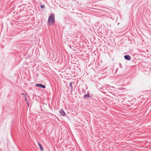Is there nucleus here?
Instances as JSON below:
<instances>
[{
	"mask_svg": "<svg viewBox=\"0 0 151 151\" xmlns=\"http://www.w3.org/2000/svg\"><path fill=\"white\" fill-rule=\"evenodd\" d=\"M55 16L53 14H51L49 17L48 23L50 25H53L55 22Z\"/></svg>",
	"mask_w": 151,
	"mask_h": 151,
	"instance_id": "nucleus-1",
	"label": "nucleus"
},
{
	"mask_svg": "<svg viewBox=\"0 0 151 151\" xmlns=\"http://www.w3.org/2000/svg\"><path fill=\"white\" fill-rule=\"evenodd\" d=\"M35 86L37 87H40L42 88H45V86L44 85H42V84L38 83L35 84Z\"/></svg>",
	"mask_w": 151,
	"mask_h": 151,
	"instance_id": "nucleus-2",
	"label": "nucleus"
},
{
	"mask_svg": "<svg viewBox=\"0 0 151 151\" xmlns=\"http://www.w3.org/2000/svg\"><path fill=\"white\" fill-rule=\"evenodd\" d=\"M124 58L127 60H131V58L130 56L129 55H126L124 56Z\"/></svg>",
	"mask_w": 151,
	"mask_h": 151,
	"instance_id": "nucleus-3",
	"label": "nucleus"
},
{
	"mask_svg": "<svg viewBox=\"0 0 151 151\" xmlns=\"http://www.w3.org/2000/svg\"><path fill=\"white\" fill-rule=\"evenodd\" d=\"M60 113L63 116H65V113L63 110V109H61L59 111Z\"/></svg>",
	"mask_w": 151,
	"mask_h": 151,
	"instance_id": "nucleus-4",
	"label": "nucleus"
},
{
	"mask_svg": "<svg viewBox=\"0 0 151 151\" xmlns=\"http://www.w3.org/2000/svg\"><path fill=\"white\" fill-rule=\"evenodd\" d=\"M38 146L40 149V150L41 151H43V148L41 144H40V143L39 142H38Z\"/></svg>",
	"mask_w": 151,
	"mask_h": 151,
	"instance_id": "nucleus-5",
	"label": "nucleus"
},
{
	"mask_svg": "<svg viewBox=\"0 0 151 151\" xmlns=\"http://www.w3.org/2000/svg\"><path fill=\"white\" fill-rule=\"evenodd\" d=\"M84 98H90V93H87L85 94L84 96Z\"/></svg>",
	"mask_w": 151,
	"mask_h": 151,
	"instance_id": "nucleus-6",
	"label": "nucleus"
},
{
	"mask_svg": "<svg viewBox=\"0 0 151 151\" xmlns=\"http://www.w3.org/2000/svg\"><path fill=\"white\" fill-rule=\"evenodd\" d=\"M74 83H73V82H71L70 83L69 86L70 87V88L71 89H72L73 88V85L72 84H73Z\"/></svg>",
	"mask_w": 151,
	"mask_h": 151,
	"instance_id": "nucleus-7",
	"label": "nucleus"
},
{
	"mask_svg": "<svg viewBox=\"0 0 151 151\" xmlns=\"http://www.w3.org/2000/svg\"><path fill=\"white\" fill-rule=\"evenodd\" d=\"M44 7H45L44 6V5H41L40 6V7H41V9L44 8Z\"/></svg>",
	"mask_w": 151,
	"mask_h": 151,
	"instance_id": "nucleus-8",
	"label": "nucleus"
},
{
	"mask_svg": "<svg viewBox=\"0 0 151 151\" xmlns=\"http://www.w3.org/2000/svg\"><path fill=\"white\" fill-rule=\"evenodd\" d=\"M22 95H24V93H22Z\"/></svg>",
	"mask_w": 151,
	"mask_h": 151,
	"instance_id": "nucleus-9",
	"label": "nucleus"
},
{
	"mask_svg": "<svg viewBox=\"0 0 151 151\" xmlns=\"http://www.w3.org/2000/svg\"><path fill=\"white\" fill-rule=\"evenodd\" d=\"M25 100H27L26 98H25Z\"/></svg>",
	"mask_w": 151,
	"mask_h": 151,
	"instance_id": "nucleus-10",
	"label": "nucleus"
}]
</instances>
